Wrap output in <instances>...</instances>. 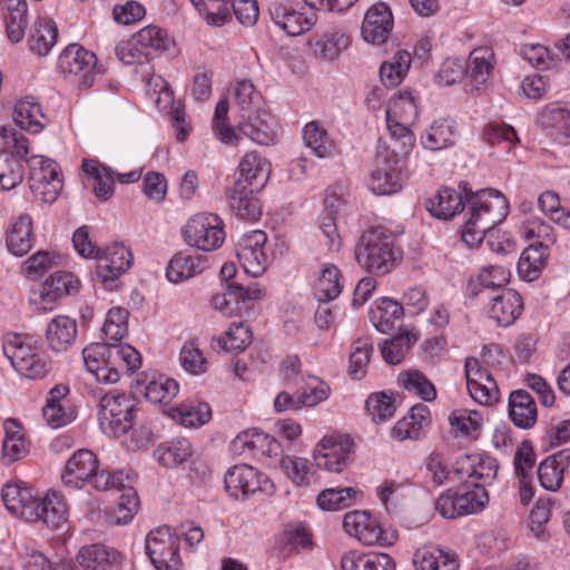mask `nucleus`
<instances>
[{"mask_svg": "<svg viewBox=\"0 0 570 570\" xmlns=\"http://www.w3.org/2000/svg\"><path fill=\"white\" fill-rule=\"evenodd\" d=\"M461 191L443 188L426 203V209L441 219H449L469 207V217L462 229V240L470 247L480 244L487 233L508 215L509 204L500 191L487 188L473 193L468 183L460 184Z\"/></svg>", "mask_w": 570, "mask_h": 570, "instance_id": "1", "label": "nucleus"}, {"mask_svg": "<svg viewBox=\"0 0 570 570\" xmlns=\"http://www.w3.org/2000/svg\"><path fill=\"white\" fill-rule=\"evenodd\" d=\"M6 508L28 522H42L49 529H60L67 522V508L62 498L55 491L37 498L31 490L19 483H8L2 489Z\"/></svg>", "mask_w": 570, "mask_h": 570, "instance_id": "2", "label": "nucleus"}, {"mask_svg": "<svg viewBox=\"0 0 570 570\" xmlns=\"http://www.w3.org/2000/svg\"><path fill=\"white\" fill-rule=\"evenodd\" d=\"M355 258L370 273L387 274L395 266L393 239L384 227H371L355 247Z\"/></svg>", "mask_w": 570, "mask_h": 570, "instance_id": "3", "label": "nucleus"}, {"mask_svg": "<svg viewBox=\"0 0 570 570\" xmlns=\"http://www.w3.org/2000/svg\"><path fill=\"white\" fill-rule=\"evenodd\" d=\"M136 400L127 393L111 391L99 401L98 421L105 433L126 434L134 425Z\"/></svg>", "mask_w": 570, "mask_h": 570, "instance_id": "4", "label": "nucleus"}, {"mask_svg": "<svg viewBox=\"0 0 570 570\" xmlns=\"http://www.w3.org/2000/svg\"><path fill=\"white\" fill-rule=\"evenodd\" d=\"M489 502V495L483 487L473 489H449L435 501V510L442 518L455 519L466 514L478 513Z\"/></svg>", "mask_w": 570, "mask_h": 570, "instance_id": "5", "label": "nucleus"}, {"mask_svg": "<svg viewBox=\"0 0 570 570\" xmlns=\"http://www.w3.org/2000/svg\"><path fill=\"white\" fill-rule=\"evenodd\" d=\"M3 351L13 368L27 379L41 380L51 370V362L38 354L35 347L22 342L18 335L4 343Z\"/></svg>", "mask_w": 570, "mask_h": 570, "instance_id": "6", "label": "nucleus"}, {"mask_svg": "<svg viewBox=\"0 0 570 570\" xmlns=\"http://www.w3.org/2000/svg\"><path fill=\"white\" fill-rule=\"evenodd\" d=\"M184 237L188 245L209 252L220 247L225 239L222 219L214 214H197L184 228Z\"/></svg>", "mask_w": 570, "mask_h": 570, "instance_id": "7", "label": "nucleus"}, {"mask_svg": "<svg viewBox=\"0 0 570 570\" xmlns=\"http://www.w3.org/2000/svg\"><path fill=\"white\" fill-rule=\"evenodd\" d=\"M147 556L156 570H178L180 566L178 537L166 525L149 531L145 540Z\"/></svg>", "mask_w": 570, "mask_h": 570, "instance_id": "8", "label": "nucleus"}, {"mask_svg": "<svg viewBox=\"0 0 570 570\" xmlns=\"http://www.w3.org/2000/svg\"><path fill=\"white\" fill-rule=\"evenodd\" d=\"M225 489L235 499H246L257 492L272 494L273 482L262 472L250 465H235L227 471L224 479Z\"/></svg>", "mask_w": 570, "mask_h": 570, "instance_id": "9", "label": "nucleus"}, {"mask_svg": "<svg viewBox=\"0 0 570 570\" xmlns=\"http://www.w3.org/2000/svg\"><path fill=\"white\" fill-rule=\"evenodd\" d=\"M96 55L77 43L69 45L59 56L58 68L66 76L75 77L79 86L90 88L96 81Z\"/></svg>", "mask_w": 570, "mask_h": 570, "instance_id": "10", "label": "nucleus"}, {"mask_svg": "<svg viewBox=\"0 0 570 570\" xmlns=\"http://www.w3.org/2000/svg\"><path fill=\"white\" fill-rule=\"evenodd\" d=\"M343 527L346 533L357 538L365 546H392L396 540L394 532H386L381 529L377 521L367 512L353 511L345 514Z\"/></svg>", "mask_w": 570, "mask_h": 570, "instance_id": "11", "label": "nucleus"}, {"mask_svg": "<svg viewBox=\"0 0 570 570\" xmlns=\"http://www.w3.org/2000/svg\"><path fill=\"white\" fill-rule=\"evenodd\" d=\"M354 442L347 435L324 436L316 445L313 458L320 469L341 472L351 460Z\"/></svg>", "mask_w": 570, "mask_h": 570, "instance_id": "12", "label": "nucleus"}, {"mask_svg": "<svg viewBox=\"0 0 570 570\" xmlns=\"http://www.w3.org/2000/svg\"><path fill=\"white\" fill-rule=\"evenodd\" d=\"M97 261L96 277L109 289L112 283L126 272L132 263L131 252L121 243H114L104 249H97L94 256Z\"/></svg>", "mask_w": 570, "mask_h": 570, "instance_id": "13", "label": "nucleus"}, {"mask_svg": "<svg viewBox=\"0 0 570 570\" xmlns=\"http://www.w3.org/2000/svg\"><path fill=\"white\" fill-rule=\"evenodd\" d=\"M266 240L267 236L263 230H253L238 244L237 257L244 271L254 277L266 269L267 256L263 249Z\"/></svg>", "mask_w": 570, "mask_h": 570, "instance_id": "14", "label": "nucleus"}, {"mask_svg": "<svg viewBox=\"0 0 570 570\" xmlns=\"http://www.w3.org/2000/svg\"><path fill=\"white\" fill-rule=\"evenodd\" d=\"M393 29V14L384 2L374 3L365 12L361 35L366 42L384 43Z\"/></svg>", "mask_w": 570, "mask_h": 570, "instance_id": "15", "label": "nucleus"}, {"mask_svg": "<svg viewBox=\"0 0 570 570\" xmlns=\"http://www.w3.org/2000/svg\"><path fill=\"white\" fill-rule=\"evenodd\" d=\"M76 288L77 281L73 279L72 274L56 272L40 285L38 298H33L32 302L38 304L39 312L47 313L53 309L63 295L70 294Z\"/></svg>", "mask_w": 570, "mask_h": 570, "instance_id": "16", "label": "nucleus"}, {"mask_svg": "<svg viewBox=\"0 0 570 570\" xmlns=\"http://www.w3.org/2000/svg\"><path fill=\"white\" fill-rule=\"evenodd\" d=\"M98 468L99 461L95 453L87 449H80L67 461L61 474L62 483L72 489L79 488L81 483L89 481Z\"/></svg>", "mask_w": 570, "mask_h": 570, "instance_id": "17", "label": "nucleus"}, {"mask_svg": "<svg viewBox=\"0 0 570 570\" xmlns=\"http://www.w3.org/2000/svg\"><path fill=\"white\" fill-rule=\"evenodd\" d=\"M77 561L85 570H119L122 566V554L114 548L101 543L82 547Z\"/></svg>", "mask_w": 570, "mask_h": 570, "instance_id": "18", "label": "nucleus"}, {"mask_svg": "<svg viewBox=\"0 0 570 570\" xmlns=\"http://www.w3.org/2000/svg\"><path fill=\"white\" fill-rule=\"evenodd\" d=\"M485 297L490 301V317L501 326L514 323L523 309L522 297L513 289L499 291V293Z\"/></svg>", "mask_w": 570, "mask_h": 570, "instance_id": "19", "label": "nucleus"}, {"mask_svg": "<svg viewBox=\"0 0 570 570\" xmlns=\"http://www.w3.org/2000/svg\"><path fill=\"white\" fill-rule=\"evenodd\" d=\"M208 267L206 256L181 250L176 253L169 261L166 268V276L171 283H180L187 281Z\"/></svg>", "mask_w": 570, "mask_h": 570, "instance_id": "20", "label": "nucleus"}, {"mask_svg": "<svg viewBox=\"0 0 570 570\" xmlns=\"http://www.w3.org/2000/svg\"><path fill=\"white\" fill-rule=\"evenodd\" d=\"M83 363L88 372L92 373L98 382L112 384L120 379V368L107 362L105 345L94 343L82 351Z\"/></svg>", "mask_w": 570, "mask_h": 570, "instance_id": "21", "label": "nucleus"}, {"mask_svg": "<svg viewBox=\"0 0 570 570\" xmlns=\"http://www.w3.org/2000/svg\"><path fill=\"white\" fill-rule=\"evenodd\" d=\"M3 430L1 462L3 465H11L28 455L29 446L22 426L16 419H7L3 422Z\"/></svg>", "mask_w": 570, "mask_h": 570, "instance_id": "22", "label": "nucleus"}, {"mask_svg": "<svg viewBox=\"0 0 570 570\" xmlns=\"http://www.w3.org/2000/svg\"><path fill=\"white\" fill-rule=\"evenodd\" d=\"M381 155L377 157V167L373 170L368 178V188L377 195H391L402 188L401 169L397 166V160L387 161L383 160L380 166Z\"/></svg>", "mask_w": 570, "mask_h": 570, "instance_id": "23", "label": "nucleus"}, {"mask_svg": "<svg viewBox=\"0 0 570 570\" xmlns=\"http://www.w3.org/2000/svg\"><path fill=\"white\" fill-rule=\"evenodd\" d=\"M269 119V112L264 108L258 107L245 114H240L238 129L254 142L268 145L273 141Z\"/></svg>", "mask_w": 570, "mask_h": 570, "instance_id": "24", "label": "nucleus"}, {"mask_svg": "<svg viewBox=\"0 0 570 570\" xmlns=\"http://www.w3.org/2000/svg\"><path fill=\"white\" fill-rule=\"evenodd\" d=\"M256 190L243 184V179H236L233 187L227 190L229 205L235 214L242 219L256 220L262 210L258 200L253 197Z\"/></svg>", "mask_w": 570, "mask_h": 570, "instance_id": "25", "label": "nucleus"}, {"mask_svg": "<svg viewBox=\"0 0 570 570\" xmlns=\"http://www.w3.org/2000/svg\"><path fill=\"white\" fill-rule=\"evenodd\" d=\"M77 333V322L69 316L59 315L47 325L46 341L50 350L63 352L73 344Z\"/></svg>", "mask_w": 570, "mask_h": 570, "instance_id": "26", "label": "nucleus"}, {"mask_svg": "<svg viewBox=\"0 0 570 570\" xmlns=\"http://www.w3.org/2000/svg\"><path fill=\"white\" fill-rule=\"evenodd\" d=\"M235 450H248L254 454L277 456L282 453L281 443L274 438L256 429L239 433L234 440Z\"/></svg>", "mask_w": 570, "mask_h": 570, "instance_id": "27", "label": "nucleus"}, {"mask_svg": "<svg viewBox=\"0 0 570 570\" xmlns=\"http://www.w3.org/2000/svg\"><path fill=\"white\" fill-rule=\"evenodd\" d=\"M239 178L248 188L261 190L268 180L271 164L255 153L246 154L238 166Z\"/></svg>", "mask_w": 570, "mask_h": 570, "instance_id": "28", "label": "nucleus"}, {"mask_svg": "<svg viewBox=\"0 0 570 570\" xmlns=\"http://www.w3.org/2000/svg\"><path fill=\"white\" fill-rule=\"evenodd\" d=\"M509 415L518 428H532L538 416L533 397L524 390L511 392L509 396Z\"/></svg>", "mask_w": 570, "mask_h": 570, "instance_id": "29", "label": "nucleus"}, {"mask_svg": "<svg viewBox=\"0 0 570 570\" xmlns=\"http://www.w3.org/2000/svg\"><path fill=\"white\" fill-rule=\"evenodd\" d=\"M510 272L502 266H487L483 267L478 275L476 279L471 281L469 284L471 294L494 295L499 291H505L503 288L509 283Z\"/></svg>", "mask_w": 570, "mask_h": 570, "instance_id": "30", "label": "nucleus"}, {"mask_svg": "<svg viewBox=\"0 0 570 570\" xmlns=\"http://www.w3.org/2000/svg\"><path fill=\"white\" fill-rule=\"evenodd\" d=\"M82 170L94 179L92 190L97 198L107 200L112 196L116 171L97 159H83Z\"/></svg>", "mask_w": 570, "mask_h": 570, "instance_id": "31", "label": "nucleus"}, {"mask_svg": "<svg viewBox=\"0 0 570 570\" xmlns=\"http://www.w3.org/2000/svg\"><path fill=\"white\" fill-rule=\"evenodd\" d=\"M549 257V247L530 244L521 254L518 262L519 275L528 281L532 282L540 275L541 269L547 265Z\"/></svg>", "mask_w": 570, "mask_h": 570, "instance_id": "32", "label": "nucleus"}, {"mask_svg": "<svg viewBox=\"0 0 570 570\" xmlns=\"http://www.w3.org/2000/svg\"><path fill=\"white\" fill-rule=\"evenodd\" d=\"M417 570H458L459 561L456 556L442 549L417 550L413 558Z\"/></svg>", "mask_w": 570, "mask_h": 570, "instance_id": "33", "label": "nucleus"}, {"mask_svg": "<svg viewBox=\"0 0 570 570\" xmlns=\"http://www.w3.org/2000/svg\"><path fill=\"white\" fill-rule=\"evenodd\" d=\"M492 58L493 52L488 47L476 48L470 53L466 63V76L475 89H480L489 80L493 69Z\"/></svg>", "mask_w": 570, "mask_h": 570, "instance_id": "34", "label": "nucleus"}, {"mask_svg": "<svg viewBox=\"0 0 570 570\" xmlns=\"http://www.w3.org/2000/svg\"><path fill=\"white\" fill-rule=\"evenodd\" d=\"M57 38L58 28L56 22L49 18H40L31 29L30 49L41 57L47 56L57 42Z\"/></svg>", "mask_w": 570, "mask_h": 570, "instance_id": "35", "label": "nucleus"}, {"mask_svg": "<svg viewBox=\"0 0 570 570\" xmlns=\"http://www.w3.org/2000/svg\"><path fill=\"white\" fill-rule=\"evenodd\" d=\"M7 246L16 256H23L31 249L32 222L30 216L21 215L17 219L7 237Z\"/></svg>", "mask_w": 570, "mask_h": 570, "instance_id": "36", "label": "nucleus"}, {"mask_svg": "<svg viewBox=\"0 0 570 570\" xmlns=\"http://www.w3.org/2000/svg\"><path fill=\"white\" fill-rule=\"evenodd\" d=\"M285 475L297 487H308L314 480L315 471L312 463L301 456L285 455L279 462Z\"/></svg>", "mask_w": 570, "mask_h": 570, "instance_id": "37", "label": "nucleus"}, {"mask_svg": "<svg viewBox=\"0 0 570 570\" xmlns=\"http://www.w3.org/2000/svg\"><path fill=\"white\" fill-rule=\"evenodd\" d=\"M411 65V55L407 51H397L390 61H385L380 67V77L385 87L394 88L399 86Z\"/></svg>", "mask_w": 570, "mask_h": 570, "instance_id": "38", "label": "nucleus"}, {"mask_svg": "<svg viewBox=\"0 0 570 570\" xmlns=\"http://www.w3.org/2000/svg\"><path fill=\"white\" fill-rule=\"evenodd\" d=\"M43 118L39 104L31 98L17 102L13 110V120L17 126L29 132L37 134L41 131L43 125L40 119Z\"/></svg>", "mask_w": 570, "mask_h": 570, "instance_id": "39", "label": "nucleus"}, {"mask_svg": "<svg viewBox=\"0 0 570 570\" xmlns=\"http://www.w3.org/2000/svg\"><path fill=\"white\" fill-rule=\"evenodd\" d=\"M134 36L150 59L158 52L167 51L171 45L168 33L157 26H147Z\"/></svg>", "mask_w": 570, "mask_h": 570, "instance_id": "40", "label": "nucleus"}, {"mask_svg": "<svg viewBox=\"0 0 570 570\" xmlns=\"http://www.w3.org/2000/svg\"><path fill=\"white\" fill-rule=\"evenodd\" d=\"M403 306L389 297H381L376 301V308L370 313L371 321L375 328L381 333H386L391 330L395 320L403 316Z\"/></svg>", "mask_w": 570, "mask_h": 570, "instance_id": "41", "label": "nucleus"}, {"mask_svg": "<svg viewBox=\"0 0 570 570\" xmlns=\"http://www.w3.org/2000/svg\"><path fill=\"white\" fill-rule=\"evenodd\" d=\"M386 124L392 138L390 145L392 154L395 158L406 156L414 144V137L410 129L413 124H405L393 117H386Z\"/></svg>", "mask_w": 570, "mask_h": 570, "instance_id": "42", "label": "nucleus"}, {"mask_svg": "<svg viewBox=\"0 0 570 570\" xmlns=\"http://www.w3.org/2000/svg\"><path fill=\"white\" fill-rule=\"evenodd\" d=\"M128 311L122 307H112L109 309L102 333L105 335V346L116 345L125 337L128 332Z\"/></svg>", "mask_w": 570, "mask_h": 570, "instance_id": "43", "label": "nucleus"}, {"mask_svg": "<svg viewBox=\"0 0 570 570\" xmlns=\"http://www.w3.org/2000/svg\"><path fill=\"white\" fill-rule=\"evenodd\" d=\"M340 276V269L333 264H327L321 269L315 286V296L321 303L333 301L341 294Z\"/></svg>", "mask_w": 570, "mask_h": 570, "instance_id": "44", "label": "nucleus"}, {"mask_svg": "<svg viewBox=\"0 0 570 570\" xmlns=\"http://www.w3.org/2000/svg\"><path fill=\"white\" fill-rule=\"evenodd\" d=\"M561 453L553 454L543 460L538 469V479L540 484L549 491H556L560 488L563 480L564 463Z\"/></svg>", "mask_w": 570, "mask_h": 570, "instance_id": "45", "label": "nucleus"}, {"mask_svg": "<svg viewBox=\"0 0 570 570\" xmlns=\"http://www.w3.org/2000/svg\"><path fill=\"white\" fill-rule=\"evenodd\" d=\"M191 455V444L183 439L171 442L168 446H158L154 451L155 459L165 468H176Z\"/></svg>", "mask_w": 570, "mask_h": 570, "instance_id": "46", "label": "nucleus"}, {"mask_svg": "<svg viewBox=\"0 0 570 570\" xmlns=\"http://www.w3.org/2000/svg\"><path fill=\"white\" fill-rule=\"evenodd\" d=\"M305 145L320 157H328L333 151V145L324 128L317 121L308 122L303 129Z\"/></svg>", "mask_w": 570, "mask_h": 570, "instance_id": "47", "label": "nucleus"}, {"mask_svg": "<svg viewBox=\"0 0 570 570\" xmlns=\"http://www.w3.org/2000/svg\"><path fill=\"white\" fill-rule=\"evenodd\" d=\"M6 18V30L9 40L13 43L19 42L24 37V30L28 24V4L26 0H17L14 7H8Z\"/></svg>", "mask_w": 570, "mask_h": 570, "instance_id": "48", "label": "nucleus"}, {"mask_svg": "<svg viewBox=\"0 0 570 570\" xmlns=\"http://www.w3.org/2000/svg\"><path fill=\"white\" fill-rule=\"evenodd\" d=\"M453 136L452 126L445 119L436 120L421 137V142L424 148L436 151L452 145Z\"/></svg>", "mask_w": 570, "mask_h": 570, "instance_id": "49", "label": "nucleus"}, {"mask_svg": "<svg viewBox=\"0 0 570 570\" xmlns=\"http://www.w3.org/2000/svg\"><path fill=\"white\" fill-rule=\"evenodd\" d=\"M419 114L417 105L411 91L400 92L391 99L386 110V117L403 120L405 124H414Z\"/></svg>", "mask_w": 570, "mask_h": 570, "instance_id": "50", "label": "nucleus"}, {"mask_svg": "<svg viewBox=\"0 0 570 570\" xmlns=\"http://www.w3.org/2000/svg\"><path fill=\"white\" fill-rule=\"evenodd\" d=\"M190 2L210 26L220 27L230 18L227 0H190Z\"/></svg>", "mask_w": 570, "mask_h": 570, "instance_id": "51", "label": "nucleus"}, {"mask_svg": "<svg viewBox=\"0 0 570 570\" xmlns=\"http://www.w3.org/2000/svg\"><path fill=\"white\" fill-rule=\"evenodd\" d=\"M373 353V344L367 338H357L353 343L350 355L348 374L354 380H361L366 374V367Z\"/></svg>", "mask_w": 570, "mask_h": 570, "instance_id": "52", "label": "nucleus"}, {"mask_svg": "<svg viewBox=\"0 0 570 570\" xmlns=\"http://www.w3.org/2000/svg\"><path fill=\"white\" fill-rule=\"evenodd\" d=\"M350 45L348 37L341 31H332L325 33L317 42L316 55L328 61H333L340 57L343 50Z\"/></svg>", "mask_w": 570, "mask_h": 570, "instance_id": "53", "label": "nucleus"}, {"mask_svg": "<svg viewBox=\"0 0 570 570\" xmlns=\"http://www.w3.org/2000/svg\"><path fill=\"white\" fill-rule=\"evenodd\" d=\"M45 175L35 169L33 177H29L30 189L35 196L40 197L43 203L52 204L57 200L62 190V179L53 178L52 181H47Z\"/></svg>", "mask_w": 570, "mask_h": 570, "instance_id": "54", "label": "nucleus"}, {"mask_svg": "<svg viewBox=\"0 0 570 570\" xmlns=\"http://www.w3.org/2000/svg\"><path fill=\"white\" fill-rule=\"evenodd\" d=\"M121 489L124 492L118 500L117 507L109 515L110 522L115 524L128 523L139 507V499L136 491L130 487H124Z\"/></svg>", "mask_w": 570, "mask_h": 570, "instance_id": "55", "label": "nucleus"}, {"mask_svg": "<svg viewBox=\"0 0 570 570\" xmlns=\"http://www.w3.org/2000/svg\"><path fill=\"white\" fill-rule=\"evenodd\" d=\"M210 407L207 403L183 404L175 409L173 417L189 428L199 426L210 420Z\"/></svg>", "mask_w": 570, "mask_h": 570, "instance_id": "56", "label": "nucleus"}, {"mask_svg": "<svg viewBox=\"0 0 570 570\" xmlns=\"http://www.w3.org/2000/svg\"><path fill=\"white\" fill-rule=\"evenodd\" d=\"M23 179V165L20 159L7 153H0V184L4 190H11Z\"/></svg>", "mask_w": 570, "mask_h": 570, "instance_id": "57", "label": "nucleus"}, {"mask_svg": "<svg viewBox=\"0 0 570 570\" xmlns=\"http://www.w3.org/2000/svg\"><path fill=\"white\" fill-rule=\"evenodd\" d=\"M415 341L416 337L410 333L400 334L390 341H385L381 348L384 361L392 365L400 364Z\"/></svg>", "mask_w": 570, "mask_h": 570, "instance_id": "58", "label": "nucleus"}, {"mask_svg": "<svg viewBox=\"0 0 570 570\" xmlns=\"http://www.w3.org/2000/svg\"><path fill=\"white\" fill-rule=\"evenodd\" d=\"M179 391L178 383L168 377H159V380L151 381L145 386V397L155 404L167 403L171 401Z\"/></svg>", "mask_w": 570, "mask_h": 570, "instance_id": "59", "label": "nucleus"}, {"mask_svg": "<svg viewBox=\"0 0 570 570\" xmlns=\"http://www.w3.org/2000/svg\"><path fill=\"white\" fill-rule=\"evenodd\" d=\"M399 380L406 391L417 394L424 401L436 397L434 385L420 371L405 372Z\"/></svg>", "mask_w": 570, "mask_h": 570, "instance_id": "60", "label": "nucleus"}, {"mask_svg": "<svg viewBox=\"0 0 570 570\" xmlns=\"http://www.w3.org/2000/svg\"><path fill=\"white\" fill-rule=\"evenodd\" d=\"M358 492L354 488L325 489L317 497V504L322 510H340L347 508L350 501Z\"/></svg>", "mask_w": 570, "mask_h": 570, "instance_id": "61", "label": "nucleus"}, {"mask_svg": "<svg viewBox=\"0 0 570 570\" xmlns=\"http://www.w3.org/2000/svg\"><path fill=\"white\" fill-rule=\"evenodd\" d=\"M106 348L107 362L118 365L120 370L126 367L128 371H135L141 363L139 353L130 345L117 343L116 345L106 346Z\"/></svg>", "mask_w": 570, "mask_h": 570, "instance_id": "62", "label": "nucleus"}, {"mask_svg": "<svg viewBox=\"0 0 570 570\" xmlns=\"http://www.w3.org/2000/svg\"><path fill=\"white\" fill-rule=\"evenodd\" d=\"M451 428L464 436H472L478 433L483 422V417L478 411H454L449 416Z\"/></svg>", "mask_w": 570, "mask_h": 570, "instance_id": "63", "label": "nucleus"}, {"mask_svg": "<svg viewBox=\"0 0 570 570\" xmlns=\"http://www.w3.org/2000/svg\"><path fill=\"white\" fill-rule=\"evenodd\" d=\"M365 407L374 422H383L391 419L396 410L394 401L384 392L371 394Z\"/></svg>", "mask_w": 570, "mask_h": 570, "instance_id": "64", "label": "nucleus"}]
</instances>
